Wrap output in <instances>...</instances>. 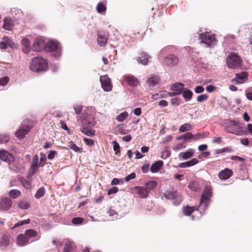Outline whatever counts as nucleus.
I'll return each mask as SVG.
<instances>
[{
  "label": "nucleus",
  "mask_w": 252,
  "mask_h": 252,
  "mask_svg": "<svg viewBox=\"0 0 252 252\" xmlns=\"http://www.w3.org/2000/svg\"><path fill=\"white\" fill-rule=\"evenodd\" d=\"M212 188L210 186H207L205 188L202 193L199 207L201 209L205 210L209 206L211 201V198L212 196Z\"/></svg>",
  "instance_id": "obj_1"
},
{
  "label": "nucleus",
  "mask_w": 252,
  "mask_h": 252,
  "mask_svg": "<svg viewBox=\"0 0 252 252\" xmlns=\"http://www.w3.org/2000/svg\"><path fill=\"white\" fill-rule=\"evenodd\" d=\"M45 50L47 52H52V56L56 59L61 56V51L58 43L53 41H48L45 45Z\"/></svg>",
  "instance_id": "obj_2"
},
{
  "label": "nucleus",
  "mask_w": 252,
  "mask_h": 252,
  "mask_svg": "<svg viewBox=\"0 0 252 252\" xmlns=\"http://www.w3.org/2000/svg\"><path fill=\"white\" fill-rule=\"evenodd\" d=\"M199 38L201 40L202 43L210 47L214 46L217 42L215 34L209 32L200 34Z\"/></svg>",
  "instance_id": "obj_3"
},
{
  "label": "nucleus",
  "mask_w": 252,
  "mask_h": 252,
  "mask_svg": "<svg viewBox=\"0 0 252 252\" xmlns=\"http://www.w3.org/2000/svg\"><path fill=\"white\" fill-rule=\"evenodd\" d=\"M0 158L7 162L10 165V168L14 170L16 172H18L19 170L17 166L12 165V163L15 161V157L9 152L5 150H0Z\"/></svg>",
  "instance_id": "obj_4"
},
{
  "label": "nucleus",
  "mask_w": 252,
  "mask_h": 252,
  "mask_svg": "<svg viewBox=\"0 0 252 252\" xmlns=\"http://www.w3.org/2000/svg\"><path fill=\"white\" fill-rule=\"evenodd\" d=\"M164 196L168 199H171L174 205H178L182 201V197L177 190L172 189L167 191L164 194Z\"/></svg>",
  "instance_id": "obj_5"
},
{
  "label": "nucleus",
  "mask_w": 252,
  "mask_h": 252,
  "mask_svg": "<svg viewBox=\"0 0 252 252\" xmlns=\"http://www.w3.org/2000/svg\"><path fill=\"white\" fill-rule=\"evenodd\" d=\"M241 128L240 123L235 120H227L226 125L224 127L225 130L230 133H233L236 135H239L235 132L236 129Z\"/></svg>",
  "instance_id": "obj_6"
},
{
  "label": "nucleus",
  "mask_w": 252,
  "mask_h": 252,
  "mask_svg": "<svg viewBox=\"0 0 252 252\" xmlns=\"http://www.w3.org/2000/svg\"><path fill=\"white\" fill-rule=\"evenodd\" d=\"M28 124V121H24L22 123L19 129L15 132L16 137L20 139H23L25 135L28 133L31 130V127Z\"/></svg>",
  "instance_id": "obj_7"
},
{
  "label": "nucleus",
  "mask_w": 252,
  "mask_h": 252,
  "mask_svg": "<svg viewBox=\"0 0 252 252\" xmlns=\"http://www.w3.org/2000/svg\"><path fill=\"white\" fill-rule=\"evenodd\" d=\"M101 87L105 92H110L112 89V84L110 78L107 75L101 76L100 77Z\"/></svg>",
  "instance_id": "obj_8"
},
{
  "label": "nucleus",
  "mask_w": 252,
  "mask_h": 252,
  "mask_svg": "<svg viewBox=\"0 0 252 252\" xmlns=\"http://www.w3.org/2000/svg\"><path fill=\"white\" fill-rule=\"evenodd\" d=\"M123 82L130 86L135 87L139 84V81L133 75L127 74L123 77Z\"/></svg>",
  "instance_id": "obj_9"
},
{
  "label": "nucleus",
  "mask_w": 252,
  "mask_h": 252,
  "mask_svg": "<svg viewBox=\"0 0 252 252\" xmlns=\"http://www.w3.org/2000/svg\"><path fill=\"white\" fill-rule=\"evenodd\" d=\"M12 201L8 197H3L0 201V209L3 211L9 210L12 206Z\"/></svg>",
  "instance_id": "obj_10"
},
{
  "label": "nucleus",
  "mask_w": 252,
  "mask_h": 252,
  "mask_svg": "<svg viewBox=\"0 0 252 252\" xmlns=\"http://www.w3.org/2000/svg\"><path fill=\"white\" fill-rule=\"evenodd\" d=\"M241 62L240 57L233 52L229 53L226 59V63H241Z\"/></svg>",
  "instance_id": "obj_11"
},
{
  "label": "nucleus",
  "mask_w": 252,
  "mask_h": 252,
  "mask_svg": "<svg viewBox=\"0 0 252 252\" xmlns=\"http://www.w3.org/2000/svg\"><path fill=\"white\" fill-rule=\"evenodd\" d=\"M45 43L43 39L37 38L34 40L33 44V50L35 52H39L45 48Z\"/></svg>",
  "instance_id": "obj_12"
},
{
  "label": "nucleus",
  "mask_w": 252,
  "mask_h": 252,
  "mask_svg": "<svg viewBox=\"0 0 252 252\" xmlns=\"http://www.w3.org/2000/svg\"><path fill=\"white\" fill-rule=\"evenodd\" d=\"M151 57L144 52L139 53L137 58V61L139 63H148L151 62Z\"/></svg>",
  "instance_id": "obj_13"
},
{
  "label": "nucleus",
  "mask_w": 252,
  "mask_h": 252,
  "mask_svg": "<svg viewBox=\"0 0 252 252\" xmlns=\"http://www.w3.org/2000/svg\"><path fill=\"white\" fill-rule=\"evenodd\" d=\"M233 175L232 171L229 168H225L224 170L220 171L218 174V176L220 180H227Z\"/></svg>",
  "instance_id": "obj_14"
},
{
  "label": "nucleus",
  "mask_w": 252,
  "mask_h": 252,
  "mask_svg": "<svg viewBox=\"0 0 252 252\" xmlns=\"http://www.w3.org/2000/svg\"><path fill=\"white\" fill-rule=\"evenodd\" d=\"M22 50L25 53H28L31 50V42L27 37H23L21 40Z\"/></svg>",
  "instance_id": "obj_15"
},
{
  "label": "nucleus",
  "mask_w": 252,
  "mask_h": 252,
  "mask_svg": "<svg viewBox=\"0 0 252 252\" xmlns=\"http://www.w3.org/2000/svg\"><path fill=\"white\" fill-rule=\"evenodd\" d=\"M47 64H30V69L34 72H40L47 69Z\"/></svg>",
  "instance_id": "obj_16"
},
{
  "label": "nucleus",
  "mask_w": 252,
  "mask_h": 252,
  "mask_svg": "<svg viewBox=\"0 0 252 252\" xmlns=\"http://www.w3.org/2000/svg\"><path fill=\"white\" fill-rule=\"evenodd\" d=\"M248 79V74L246 72H242L240 73H236L235 81L238 84H242Z\"/></svg>",
  "instance_id": "obj_17"
},
{
  "label": "nucleus",
  "mask_w": 252,
  "mask_h": 252,
  "mask_svg": "<svg viewBox=\"0 0 252 252\" xmlns=\"http://www.w3.org/2000/svg\"><path fill=\"white\" fill-rule=\"evenodd\" d=\"M29 240L25 234H20L17 236V243L19 246H23L27 245Z\"/></svg>",
  "instance_id": "obj_18"
},
{
  "label": "nucleus",
  "mask_w": 252,
  "mask_h": 252,
  "mask_svg": "<svg viewBox=\"0 0 252 252\" xmlns=\"http://www.w3.org/2000/svg\"><path fill=\"white\" fill-rule=\"evenodd\" d=\"M134 190L141 198H146L148 195L147 190H146L144 187L139 186L135 187L134 188Z\"/></svg>",
  "instance_id": "obj_19"
},
{
  "label": "nucleus",
  "mask_w": 252,
  "mask_h": 252,
  "mask_svg": "<svg viewBox=\"0 0 252 252\" xmlns=\"http://www.w3.org/2000/svg\"><path fill=\"white\" fill-rule=\"evenodd\" d=\"M194 150L192 149H189L188 151L185 152H181L179 154V158L180 159H187L190 158L193 156Z\"/></svg>",
  "instance_id": "obj_20"
},
{
  "label": "nucleus",
  "mask_w": 252,
  "mask_h": 252,
  "mask_svg": "<svg viewBox=\"0 0 252 252\" xmlns=\"http://www.w3.org/2000/svg\"><path fill=\"white\" fill-rule=\"evenodd\" d=\"M163 162L162 160H158L153 163L151 167V171L152 173L158 172L163 166Z\"/></svg>",
  "instance_id": "obj_21"
},
{
  "label": "nucleus",
  "mask_w": 252,
  "mask_h": 252,
  "mask_svg": "<svg viewBox=\"0 0 252 252\" xmlns=\"http://www.w3.org/2000/svg\"><path fill=\"white\" fill-rule=\"evenodd\" d=\"M17 204L18 208L22 210L28 209L31 206L29 202L25 199L19 200Z\"/></svg>",
  "instance_id": "obj_22"
},
{
  "label": "nucleus",
  "mask_w": 252,
  "mask_h": 252,
  "mask_svg": "<svg viewBox=\"0 0 252 252\" xmlns=\"http://www.w3.org/2000/svg\"><path fill=\"white\" fill-rule=\"evenodd\" d=\"M39 158L38 156L37 155H35L32 160V164L30 167V169L32 170V173H34L36 170L37 168L40 166L39 165Z\"/></svg>",
  "instance_id": "obj_23"
},
{
  "label": "nucleus",
  "mask_w": 252,
  "mask_h": 252,
  "mask_svg": "<svg viewBox=\"0 0 252 252\" xmlns=\"http://www.w3.org/2000/svg\"><path fill=\"white\" fill-rule=\"evenodd\" d=\"M90 127L82 126L80 128V131L83 134L88 136H93L95 134V130L90 128Z\"/></svg>",
  "instance_id": "obj_24"
},
{
  "label": "nucleus",
  "mask_w": 252,
  "mask_h": 252,
  "mask_svg": "<svg viewBox=\"0 0 252 252\" xmlns=\"http://www.w3.org/2000/svg\"><path fill=\"white\" fill-rule=\"evenodd\" d=\"M184 87V84L182 83H177L174 84L171 86V90L176 92L177 94H180L182 93V91Z\"/></svg>",
  "instance_id": "obj_25"
},
{
  "label": "nucleus",
  "mask_w": 252,
  "mask_h": 252,
  "mask_svg": "<svg viewBox=\"0 0 252 252\" xmlns=\"http://www.w3.org/2000/svg\"><path fill=\"white\" fill-rule=\"evenodd\" d=\"M198 162V160L197 158H193L190 161H188L185 162L180 163L179 167L181 168H186L187 167L195 165Z\"/></svg>",
  "instance_id": "obj_26"
},
{
  "label": "nucleus",
  "mask_w": 252,
  "mask_h": 252,
  "mask_svg": "<svg viewBox=\"0 0 252 252\" xmlns=\"http://www.w3.org/2000/svg\"><path fill=\"white\" fill-rule=\"evenodd\" d=\"M3 28L5 30L10 31L13 27V22L11 19L5 18L3 20Z\"/></svg>",
  "instance_id": "obj_27"
},
{
  "label": "nucleus",
  "mask_w": 252,
  "mask_h": 252,
  "mask_svg": "<svg viewBox=\"0 0 252 252\" xmlns=\"http://www.w3.org/2000/svg\"><path fill=\"white\" fill-rule=\"evenodd\" d=\"M167 97V91H161L158 93L152 95V98L154 100H157L159 98H164Z\"/></svg>",
  "instance_id": "obj_28"
},
{
  "label": "nucleus",
  "mask_w": 252,
  "mask_h": 252,
  "mask_svg": "<svg viewBox=\"0 0 252 252\" xmlns=\"http://www.w3.org/2000/svg\"><path fill=\"white\" fill-rule=\"evenodd\" d=\"M19 182L21 183L23 187L26 189H31L32 188L31 182L27 180L23 177L19 179Z\"/></svg>",
  "instance_id": "obj_29"
},
{
  "label": "nucleus",
  "mask_w": 252,
  "mask_h": 252,
  "mask_svg": "<svg viewBox=\"0 0 252 252\" xmlns=\"http://www.w3.org/2000/svg\"><path fill=\"white\" fill-rule=\"evenodd\" d=\"M195 209L197 210L198 209L195 207H190L187 206L183 208V212L185 215L190 216Z\"/></svg>",
  "instance_id": "obj_30"
},
{
  "label": "nucleus",
  "mask_w": 252,
  "mask_h": 252,
  "mask_svg": "<svg viewBox=\"0 0 252 252\" xmlns=\"http://www.w3.org/2000/svg\"><path fill=\"white\" fill-rule=\"evenodd\" d=\"M159 80V77L157 75H153L148 79V83L149 86H155L158 84Z\"/></svg>",
  "instance_id": "obj_31"
},
{
  "label": "nucleus",
  "mask_w": 252,
  "mask_h": 252,
  "mask_svg": "<svg viewBox=\"0 0 252 252\" xmlns=\"http://www.w3.org/2000/svg\"><path fill=\"white\" fill-rule=\"evenodd\" d=\"M8 195L11 198L16 199L21 195V192L18 189H11L9 191Z\"/></svg>",
  "instance_id": "obj_32"
},
{
  "label": "nucleus",
  "mask_w": 252,
  "mask_h": 252,
  "mask_svg": "<svg viewBox=\"0 0 252 252\" xmlns=\"http://www.w3.org/2000/svg\"><path fill=\"white\" fill-rule=\"evenodd\" d=\"M83 126H84L93 127L95 125V122L92 118H87L82 121Z\"/></svg>",
  "instance_id": "obj_33"
},
{
  "label": "nucleus",
  "mask_w": 252,
  "mask_h": 252,
  "mask_svg": "<svg viewBox=\"0 0 252 252\" xmlns=\"http://www.w3.org/2000/svg\"><path fill=\"white\" fill-rule=\"evenodd\" d=\"M164 62L166 63H178L179 60L174 55H169L164 59Z\"/></svg>",
  "instance_id": "obj_34"
},
{
  "label": "nucleus",
  "mask_w": 252,
  "mask_h": 252,
  "mask_svg": "<svg viewBox=\"0 0 252 252\" xmlns=\"http://www.w3.org/2000/svg\"><path fill=\"white\" fill-rule=\"evenodd\" d=\"M25 234L29 241L32 238L36 237L37 235V233L35 230L31 229L26 230Z\"/></svg>",
  "instance_id": "obj_35"
},
{
  "label": "nucleus",
  "mask_w": 252,
  "mask_h": 252,
  "mask_svg": "<svg viewBox=\"0 0 252 252\" xmlns=\"http://www.w3.org/2000/svg\"><path fill=\"white\" fill-rule=\"evenodd\" d=\"M0 246L3 248L6 247L9 244V237L6 235H3L0 242Z\"/></svg>",
  "instance_id": "obj_36"
},
{
  "label": "nucleus",
  "mask_w": 252,
  "mask_h": 252,
  "mask_svg": "<svg viewBox=\"0 0 252 252\" xmlns=\"http://www.w3.org/2000/svg\"><path fill=\"white\" fill-rule=\"evenodd\" d=\"M98 43L101 46H104L107 41V37L105 35H98L97 37Z\"/></svg>",
  "instance_id": "obj_37"
},
{
  "label": "nucleus",
  "mask_w": 252,
  "mask_h": 252,
  "mask_svg": "<svg viewBox=\"0 0 252 252\" xmlns=\"http://www.w3.org/2000/svg\"><path fill=\"white\" fill-rule=\"evenodd\" d=\"M192 129V126L189 124H188V123H186L183 125H182L179 129V131L180 132H185L186 131H189L190 130H191Z\"/></svg>",
  "instance_id": "obj_38"
},
{
  "label": "nucleus",
  "mask_w": 252,
  "mask_h": 252,
  "mask_svg": "<svg viewBox=\"0 0 252 252\" xmlns=\"http://www.w3.org/2000/svg\"><path fill=\"white\" fill-rule=\"evenodd\" d=\"M3 40L5 41L7 43V45L9 46L12 49L16 48L17 47L16 44L8 36H4L3 38Z\"/></svg>",
  "instance_id": "obj_39"
},
{
  "label": "nucleus",
  "mask_w": 252,
  "mask_h": 252,
  "mask_svg": "<svg viewBox=\"0 0 252 252\" xmlns=\"http://www.w3.org/2000/svg\"><path fill=\"white\" fill-rule=\"evenodd\" d=\"M128 116V113L126 111H124L117 116L116 120L120 122H122L127 118Z\"/></svg>",
  "instance_id": "obj_40"
},
{
  "label": "nucleus",
  "mask_w": 252,
  "mask_h": 252,
  "mask_svg": "<svg viewBox=\"0 0 252 252\" xmlns=\"http://www.w3.org/2000/svg\"><path fill=\"white\" fill-rule=\"evenodd\" d=\"M158 185V183L155 181H151L145 184L146 188L150 190H153Z\"/></svg>",
  "instance_id": "obj_41"
},
{
  "label": "nucleus",
  "mask_w": 252,
  "mask_h": 252,
  "mask_svg": "<svg viewBox=\"0 0 252 252\" xmlns=\"http://www.w3.org/2000/svg\"><path fill=\"white\" fill-rule=\"evenodd\" d=\"M32 63H47V61L42 57L39 56L33 58L32 59Z\"/></svg>",
  "instance_id": "obj_42"
},
{
  "label": "nucleus",
  "mask_w": 252,
  "mask_h": 252,
  "mask_svg": "<svg viewBox=\"0 0 252 252\" xmlns=\"http://www.w3.org/2000/svg\"><path fill=\"white\" fill-rule=\"evenodd\" d=\"M188 188L193 191H197L199 188V184L195 181H191L189 183Z\"/></svg>",
  "instance_id": "obj_43"
},
{
  "label": "nucleus",
  "mask_w": 252,
  "mask_h": 252,
  "mask_svg": "<svg viewBox=\"0 0 252 252\" xmlns=\"http://www.w3.org/2000/svg\"><path fill=\"white\" fill-rule=\"evenodd\" d=\"M45 193V190L43 187L40 188L38 189V190L36 191L34 197L36 199H39L40 198L42 197L44 195Z\"/></svg>",
  "instance_id": "obj_44"
},
{
  "label": "nucleus",
  "mask_w": 252,
  "mask_h": 252,
  "mask_svg": "<svg viewBox=\"0 0 252 252\" xmlns=\"http://www.w3.org/2000/svg\"><path fill=\"white\" fill-rule=\"evenodd\" d=\"M106 7L102 2H99L96 6L97 12L101 13L106 11Z\"/></svg>",
  "instance_id": "obj_45"
},
{
  "label": "nucleus",
  "mask_w": 252,
  "mask_h": 252,
  "mask_svg": "<svg viewBox=\"0 0 252 252\" xmlns=\"http://www.w3.org/2000/svg\"><path fill=\"white\" fill-rule=\"evenodd\" d=\"M73 245L70 242H67L64 244L63 247L64 252H71L72 250Z\"/></svg>",
  "instance_id": "obj_46"
},
{
  "label": "nucleus",
  "mask_w": 252,
  "mask_h": 252,
  "mask_svg": "<svg viewBox=\"0 0 252 252\" xmlns=\"http://www.w3.org/2000/svg\"><path fill=\"white\" fill-rule=\"evenodd\" d=\"M10 136L7 134L0 135V144L5 143L9 141Z\"/></svg>",
  "instance_id": "obj_47"
},
{
  "label": "nucleus",
  "mask_w": 252,
  "mask_h": 252,
  "mask_svg": "<svg viewBox=\"0 0 252 252\" xmlns=\"http://www.w3.org/2000/svg\"><path fill=\"white\" fill-rule=\"evenodd\" d=\"M84 219L81 217H75L72 219L71 221L74 224H81L84 222Z\"/></svg>",
  "instance_id": "obj_48"
},
{
  "label": "nucleus",
  "mask_w": 252,
  "mask_h": 252,
  "mask_svg": "<svg viewBox=\"0 0 252 252\" xmlns=\"http://www.w3.org/2000/svg\"><path fill=\"white\" fill-rule=\"evenodd\" d=\"M69 148L73 150L74 151L77 152H81L82 148H80L77 146L76 144L74 143L73 141H70L69 142Z\"/></svg>",
  "instance_id": "obj_49"
},
{
  "label": "nucleus",
  "mask_w": 252,
  "mask_h": 252,
  "mask_svg": "<svg viewBox=\"0 0 252 252\" xmlns=\"http://www.w3.org/2000/svg\"><path fill=\"white\" fill-rule=\"evenodd\" d=\"M192 94V93L190 90H187L184 91L183 96L184 98L189 100L191 98Z\"/></svg>",
  "instance_id": "obj_50"
},
{
  "label": "nucleus",
  "mask_w": 252,
  "mask_h": 252,
  "mask_svg": "<svg viewBox=\"0 0 252 252\" xmlns=\"http://www.w3.org/2000/svg\"><path fill=\"white\" fill-rule=\"evenodd\" d=\"M246 97L250 100L252 101V87L248 88L245 92Z\"/></svg>",
  "instance_id": "obj_51"
},
{
  "label": "nucleus",
  "mask_w": 252,
  "mask_h": 252,
  "mask_svg": "<svg viewBox=\"0 0 252 252\" xmlns=\"http://www.w3.org/2000/svg\"><path fill=\"white\" fill-rule=\"evenodd\" d=\"M208 96L206 94H202L198 95L197 97V101L199 102H203L207 100Z\"/></svg>",
  "instance_id": "obj_52"
},
{
  "label": "nucleus",
  "mask_w": 252,
  "mask_h": 252,
  "mask_svg": "<svg viewBox=\"0 0 252 252\" xmlns=\"http://www.w3.org/2000/svg\"><path fill=\"white\" fill-rule=\"evenodd\" d=\"M40 162L39 163V165L42 167L44 165V163H42L43 162H45L47 159L46 156L45 154L43 153H40Z\"/></svg>",
  "instance_id": "obj_53"
},
{
  "label": "nucleus",
  "mask_w": 252,
  "mask_h": 252,
  "mask_svg": "<svg viewBox=\"0 0 252 252\" xmlns=\"http://www.w3.org/2000/svg\"><path fill=\"white\" fill-rule=\"evenodd\" d=\"M30 222V219H27L23 220H21L16 223L15 224L14 228L17 227L18 226H21L22 225L25 224H28Z\"/></svg>",
  "instance_id": "obj_54"
},
{
  "label": "nucleus",
  "mask_w": 252,
  "mask_h": 252,
  "mask_svg": "<svg viewBox=\"0 0 252 252\" xmlns=\"http://www.w3.org/2000/svg\"><path fill=\"white\" fill-rule=\"evenodd\" d=\"M9 78L7 76H4L0 78V85L4 86L7 84L9 81Z\"/></svg>",
  "instance_id": "obj_55"
},
{
  "label": "nucleus",
  "mask_w": 252,
  "mask_h": 252,
  "mask_svg": "<svg viewBox=\"0 0 252 252\" xmlns=\"http://www.w3.org/2000/svg\"><path fill=\"white\" fill-rule=\"evenodd\" d=\"M74 109L76 114H80L82 110V106L80 104L75 105L74 106Z\"/></svg>",
  "instance_id": "obj_56"
},
{
  "label": "nucleus",
  "mask_w": 252,
  "mask_h": 252,
  "mask_svg": "<svg viewBox=\"0 0 252 252\" xmlns=\"http://www.w3.org/2000/svg\"><path fill=\"white\" fill-rule=\"evenodd\" d=\"M83 141L85 142V144L89 146H93L94 145V141L92 139L84 138H83Z\"/></svg>",
  "instance_id": "obj_57"
},
{
  "label": "nucleus",
  "mask_w": 252,
  "mask_h": 252,
  "mask_svg": "<svg viewBox=\"0 0 252 252\" xmlns=\"http://www.w3.org/2000/svg\"><path fill=\"white\" fill-rule=\"evenodd\" d=\"M57 154V152L56 151L51 150L49 152L47 158L49 159H52Z\"/></svg>",
  "instance_id": "obj_58"
},
{
  "label": "nucleus",
  "mask_w": 252,
  "mask_h": 252,
  "mask_svg": "<svg viewBox=\"0 0 252 252\" xmlns=\"http://www.w3.org/2000/svg\"><path fill=\"white\" fill-rule=\"evenodd\" d=\"M203 137V134L200 133H198L195 134H192V139H193L194 141H197L201 138H202Z\"/></svg>",
  "instance_id": "obj_59"
},
{
  "label": "nucleus",
  "mask_w": 252,
  "mask_h": 252,
  "mask_svg": "<svg viewBox=\"0 0 252 252\" xmlns=\"http://www.w3.org/2000/svg\"><path fill=\"white\" fill-rule=\"evenodd\" d=\"M182 137H183V139L186 141L192 139V133L191 132H187L183 134Z\"/></svg>",
  "instance_id": "obj_60"
},
{
  "label": "nucleus",
  "mask_w": 252,
  "mask_h": 252,
  "mask_svg": "<svg viewBox=\"0 0 252 252\" xmlns=\"http://www.w3.org/2000/svg\"><path fill=\"white\" fill-rule=\"evenodd\" d=\"M232 150L229 148H223L221 149H219L217 150L216 154H219L223 152H231Z\"/></svg>",
  "instance_id": "obj_61"
},
{
  "label": "nucleus",
  "mask_w": 252,
  "mask_h": 252,
  "mask_svg": "<svg viewBox=\"0 0 252 252\" xmlns=\"http://www.w3.org/2000/svg\"><path fill=\"white\" fill-rule=\"evenodd\" d=\"M119 189L117 187H112L109 189L107 192V194L110 195L111 194L115 193L118 192Z\"/></svg>",
  "instance_id": "obj_62"
},
{
  "label": "nucleus",
  "mask_w": 252,
  "mask_h": 252,
  "mask_svg": "<svg viewBox=\"0 0 252 252\" xmlns=\"http://www.w3.org/2000/svg\"><path fill=\"white\" fill-rule=\"evenodd\" d=\"M135 177H136V174L135 173H132L126 177L125 180L126 182H128L130 180L134 179Z\"/></svg>",
  "instance_id": "obj_63"
},
{
  "label": "nucleus",
  "mask_w": 252,
  "mask_h": 252,
  "mask_svg": "<svg viewBox=\"0 0 252 252\" xmlns=\"http://www.w3.org/2000/svg\"><path fill=\"white\" fill-rule=\"evenodd\" d=\"M113 143L114 150L116 152H119L120 150V147L119 144L116 141H113Z\"/></svg>",
  "instance_id": "obj_64"
}]
</instances>
